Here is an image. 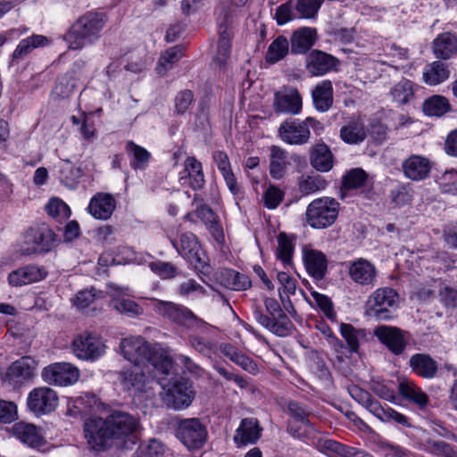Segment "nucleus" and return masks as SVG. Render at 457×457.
Instances as JSON below:
<instances>
[{"mask_svg": "<svg viewBox=\"0 0 457 457\" xmlns=\"http://www.w3.org/2000/svg\"><path fill=\"white\" fill-rule=\"evenodd\" d=\"M122 355L135 366L151 363L160 366L162 373L169 374L172 366L171 359L160 344L148 343L143 337L131 336L123 338L120 344Z\"/></svg>", "mask_w": 457, "mask_h": 457, "instance_id": "obj_1", "label": "nucleus"}, {"mask_svg": "<svg viewBox=\"0 0 457 457\" xmlns=\"http://www.w3.org/2000/svg\"><path fill=\"white\" fill-rule=\"evenodd\" d=\"M104 13L89 11L79 16L64 35L70 49L80 50L98 40L106 24Z\"/></svg>", "mask_w": 457, "mask_h": 457, "instance_id": "obj_2", "label": "nucleus"}, {"mask_svg": "<svg viewBox=\"0 0 457 457\" xmlns=\"http://www.w3.org/2000/svg\"><path fill=\"white\" fill-rule=\"evenodd\" d=\"M156 312L170 321L189 330L207 332L212 325L196 316L189 308L173 302L158 300L155 304Z\"/></svg>", "mask_w": 457, "mask_h": 457, "instance_id": "obj_3", "label": "nucleus"}, {"mask_svg": "<svg viewBox=\"0 0 457 457\" xmlns=\"http://www.w3.org/2000/svg\"><path fill=\"white\" fill-rule=\"evenodd\" d=\"M311 128L317 135H320L324 130L323 124L312 117L303 120L287 119L280 124L278 135L285 143L289 145H304L311 137Z\"/></svg>", "mask_w": 457, "mask_h": 457, "instance_id": "obj_4", "label": "nucleus"}, {"mask_svg": "<svg viewBox=\"0 0 457 457\" xmlns=\"http://www.w3.org/2000/svg\"><path fill=\"white\" fill-rule=\"evenodd\" d=\"M399 295L392 287H380L375 290L366 303V313L379 320H389L398 308Z\"/></svg>", "mask_w": 457, "mask_h": 457, "instance_id": "obj_5", "label": "nucleus"}, {"mask_svg": "<svg viewBox=\"0 0 457 457\" xmlns=\"http://www.w3.org/2000/svg\"><path fill=\"white\" fill-rule=\"evenodd\" d=\"M339 203L332 197H320L309 204L306 209V221L314 228H326L335 223Z\"/></svg>", "mask_w": 457, "mask_h": 457, "instance_id": "obj_6", "label": "nucleus"}, {"mask_svg": "<svg viewBox=\"0 0 457 457\" xmlns=\"http://www.w3.org/2000/svg\"><path fill=\"white\" fill-rule=\"evenodd\" d=\"M177 438L188 449L201 448L207 439V429L197 418L179 419L176 420Z\"/></svg>", "mask_w": 457, "mask_h": 457, "instance_id": "obj_7", "label": "nucleus"}, {"mask_svg": "<svg viewBox=\"0 0 457 457\" xmlns=\"http://www.w3.org/2000/svg\"><path fill=\"white\" fill-rule=\"evenodd\" d=\"M163 402L169 408L183 410L193 402L195 393L191 383L185 378H175L166 385H162Z\"/></svg>", "mask_w": 457, "mask_h": 457, "instance_id": "obj_8", "label": "nucleus"}, {"mask_svg": "<svg viewBox=\"0 0 457 457\" xmlns=\"http://www.w3.org/2000/svg\"><path fill=\"white\" fill-rule=\"evenodd\" d=\"M218 32L220 35L218 42L217 54L213 57V64L222 69L225 67L230 54V38L229 24L231 22V10L226 5L220 6L216 11Z\"/></svg>", "mask_w": 457, "mask_h": 457, "instance_id": "obj_9", "label": "nucleus"}, {"mask_svg": "<svg viewBox=\"0 0 457 457\" xmlns=\"http://www.w3.org/2000/svg\"><path fill=\"white\" fill-rule=\"evenodd\" d=\"M84 436L88 445L96 451H104L112 445L107 419L97 416L87 417L84 421Z\"/></svg>", "mask_w": 457, "mask_h": 457, "instance_id": "obj_10", "label": "nucleus"}, {"mask_svg": "<svg viewBox=\"0 0 457 457\" xmlns=\"http://www.w3.org/2000/svg\"><path fill=\"white\" fill-rule=\"evenodd\" d=\"M71 350L78 359L95 361L104 355L105 345L99 336L83 332L72 340Z\"/></svg>", "mask_w": 457, "mask_h": 457, "instance_id": "obj_11", "label": "nucleus"}, {"mask_svg": "<svg viewBox=\"0 0 457 457\" xmlns=\"http://www.w3.org/2000/svg\"><path fill=\"white\" fill-rule=\"evenodd\" d=\"M171 245L177 252L186 259L195 270H204L208 265L205 254L192 232L181 234L179 241L170 240Z\"/></svg>", "mask_w": 457, "mask_h": 457, "instance_id": "obj_12", "label": "nucleus"}, {"mask_svg": "<svg viewBox=\"0 0 457 457\" xmlns=\"http://www.w3.org/2000/svg\"><path fill=\"white\" fill-rule=\"evenodd\" d=\"M59 397L54 389L48 386H39L31 390L27 397L28 409L36 416L49 414L56 409Z\"/></svg>", "mask_w": 457, "mask_h": 457, "instance_id": "obj_13", "label": "nucleus"}, {"mask_svg": "<svg viewBox=\"0 0 457 457\" xmlns=\"http://www.w3.org/2000/svg\"><path fill=\"white\" fill-rule=\"evenodd\" d=\"M37 362L30 356H23L12 362L1 375L2 380L12 386H21L30 381L37 370Z\"/></svg>", "mask_w": 457, "mask_h": 457, "instance_id": "obj_14", "label": "nucleus"}, {"mask_svg": "<svg viewBox=\"0 0 457 457\" xmlns=\"http://www.w3.org/2000/svg\"><path fill=\"white\" fill-rule=\"evenodd\" d=\"M41 377L49 385L67 386L79 380V370L71 363L55 362L45 367Z\"/></svg>", "mask_w": 457, "mask_h": 457, "instance_id": "obj_15", "label": "nucleus"}, {"mask_svg": "<svg viewBox=\"0 0 457 457\" xmlns=\"http://www.w3.org/2000/svg\"><path fill=\"white\" fill-rule=\"evenodd\" d=\"M24 245L28 254L37 252H48L54 246L55 235L46 224L29 228L24 233Z\"/></svg>", "mask_w": 457, "mask_h": 457, "instance_id": "obj_16", "label": "nucleus"}, {"mask_svg": "<svg viewBox=\"0 0 457 457\" xmlns=\"http://www.w3.org/2000/svg\"><path fill=\"white\" fill-rule=\"evenodd\" d=\"M111 300L109 306L120 314H124L131 318L141 315L144 309L133 300L126 296L131 295V291L127 287L110 285Z\"/></svg>", "mask_w": 457, "mask_h": 457, "instance_id": "obj_17", "label": "nucleus"}, {"mask_svg": "<svg viewBox=\"0 0 457 457\" xmlns=\"http://www.w3.org/2000/svg\"><path fill=\"white\" fill-rule=\"evenodd\" d=\"M273 107L276 112L297 114L302 110V97L295 87H283L275 93Z\"/></svg>", "mask_w": 457, "mask_h": 457, "instance_id": "obj_18", "label": "nucleus"}, {"mask_svg": "<svg viewBox=\"0 0 457 457\" xmlns=\"http://www.w3.org/2000/svg\"><path fill=\"white\" fill-rule=\"evenodd\" d=\"M181 186H188L193 190H200L205 184L203 165L195 156H188L184 162V170L179 172Z\"/></svg>", "mask_w": 457, "mask_h": 457, "instance_id": "obj_19", "label": "nucleus"}, {"mask_svg": "<svg viewBox=\"0 0 457 457\" xmlns=\"http://www.w3.org/2000/svg\"><path fill=\"white\" fill-rule=\"evenodd\" d=\"M338 64L337 58L320 50L312 51L306 58V70L312 76H323Z\"/></svg>", "mask_w": 457, "mask_h": 457, "instance_id": "obj_20", "label": "nucleus"}, {"mask_svg": "<svg viewBox=\"0 0 457 457\" xmlns=\"http://www.w3.org/2000/svg\"><path fill=\"white\" fill-rule=\"evenodd\" d=\"M112 440L121 439L136 431L138 421L129 413L116 411L109 415L107 418Z\"/></svg>", "mask_w": 457, "mask_h": 457, "instance_id": "obj_21", "label": "nucleus"}, {"mask_svg": "<svg viewBox=\"0 0 457 457\" xmlns=\"http://www.w3.org/2000/svg\"><path fill=\"white\" fill-rule=\"evenodd\" d=\"M351 279L361 286H373L377 277V270L370 261L359 258L347 264Z\"/></svg>", "mask_w": 457, "mask_h": 457, "instance_id": "obj_22", "label": "nucleus"}, {"mask_svg": "<svg viewBox=\"0 0 457 457\" xmlns=\"http://www.w3.org/2000/svg\"><path fill=\"white\" fill-rule=\"evenodd\" d=\"M374 335L393 353L402 354L407 345L403 330L395 327L378 326L374 330Z\"/></svg>", "mask_w": 457, "mask_h": 457, "instance_id": "obj_23", "label": "nucleus"}, {"mask_svg": "<svg viewBox=\"0 0 457 457\" xmlns=\"http://www.w3.org/2000/svg\"><path fill=\"white\" fill-rule=\"evenodd\" d=\"M47 274L45 267L29 264L12 271L8 276V282L12 287H21L43 280Z\"/></svg>", "mask_w": 457, "mask_h": 457, "instance_id": "obj_24", "label": "nucleus"}, {"mask_svg": "<svg viewBox=\"0 0 457 457\" xmlns=\"http://www.w3.org/2000/svg\"><path fill=\"white\" fill-rule=\"evenodd\" d=\"M102 407V403L94 395H84L78 396L68 403L67 414L73 418H81L93 416V412L97 411Z\"/></svg>", "mask_w": 457, "mask_h": 457, "instance_id": "obj_25", "label": "nucleus"}, {"mask_svg": "<svg viewBox=\"0 0 457 457\" xmlns=\"http://www.w3.org/2000/svg\"><path fill=\"white\" fill-rule=\"evenodd\" d=\"M202 332L201 330H191L192 333L187 337V345L201 355L212 358L218 352V342L211 337V331Z\"/></svg>", "mask_w": 457, "mask_h": 457, "instance_id": "obj_26", "label": "nucleus"}, {"mask_svg": "<svg viewBox=\"0 0 457 457\" xmlns=\"http://www.w3.org/2000/svg\"><path fill=\"white\" fill-rule=\"evenodd\" d=\"M303 261L307 273L316 280L325 278L328 271V259L326 255L315 249L303 250Z\"/></svg>", "mask_w": 457, "mask_h": 457, "instance_id": "obj_27", "label": "nucleus"}, {"mask_svg": "<svg viewBox=\"0 0 457 457\" xmlns=\"http://www.w3.org/2000/svg\"><path fill=\"white\" fill-rule=\"evenodd\" d=\"M402 168L407 179L420 181L428 177L432 166L428 158L413 154L403 161Z\"/></svg>", "mask_w": 457, "mask_h": 457, "instance_id": "obj_28", "label": "nucleus"}, {"mask_svg": "<svg viewBox=\"0 0 457 457\" xmlns=\"http://www.w3.org/2000/svg\"><path fill=\"white\" fill-rule=\"evenodd\" d=\"M116 207L114 197L108 193H96L90 199L88 212L97 220H108Z\"/></svg>", "mask_w": 457, "mask_h": 457, "instance_id": "obj_29", "label": "nucleus"}, {"mask_svg": "<svg viewBox=\"0 0 457 457\" xmlns=\"http://www.w3.org/2000/svg\"><path fill=\"white\" fill-rule=\"evenodd\" d=\"M194 203L199 204L195 214L205 224L212 235L218 240L223 238V230L219 223L218 216L213 210L204 204V199L199 195H195Z\"/></svg>", "mask_w": 457, "mask_h": 457, "instance_id": "obj_30", "label": "nucleus"}, {"mask_svg": "<svg viewBox=\"0 0 457 457\" xmlns=\"http://www.w3.org/2000/svg\"><path fill=\"white\" fill-rule=\"evenodd\" d=\"M50 40L43 35H32L20 41L12 54L10 64L17 65L27 58L34 49L49 45Z\"/></svg>", "mask_w": 457, "mask_h": 457, "instance_id": "obj_31", "label": "nucleus"}, {"mask_svg": "<svg viewBox=\"0 0 457 457\" xmlns=\"http://www.w3.org/2000/svg\"><path fill=\"white\" fill-rule=\"evenodd\" d=\"M409 365L419 377L432 379L438 372V363L428 353H415L411 356Z\"/></svg>", "mask_w": 457, "mask_h": 457, "instance_id": "obj_32", "label": "nucleus"}, {"mask_svg": "<svg viewBox=\"0 0 457 457\" xmlns=\"http://www.w3.org/2000/svg\"><path fill=\"white\" fill-rule=\"evenodd\" d=\"M216 279L224 287L235 291H245L252 286L251 279L247 275L233 269L220 270L216 273Z\"/></svg>", "mask_w": 457, "mask_h": 457, "instance_id": "obj_33", "label": "nucleus"}, {"mask_svg": "<svg viewBox=\"0 0 457 457\" xmlns=\"http://www.w3.org/2000/svg\"><path fill=\"white\" fill-rule=\"evenodd\" d=\"M310 163L319 172H328L334 166V155L323 142L314 145L310 150Z\"/></svg>", "mask_w": 457, "mask_h": 457, "instance_id": "obj_34", "label": "nucleus"}, {"mask_svg": "<svg viewBox=\"0 0 457 457\" xmlns=\"http://www.w3.org/2000/svg\"><path fill=\"white\" fill-rule=\"evenodd\" d=\"M317 39L316 29L303 27L293 32L290 37L291 52L295 54H306Z\"/></svg>", "mask_w": 457, "mask_h": 457, "instance_id": "obj_35", "label": "nucleus"}, {"mask_svg": "<svg viewBox=\"0 0 457 457\" xmlns=\"http://www.w3.org/2000/svg\"><path fill=\"white\" fill-rule=\"evenodd\" d=\"M333 95L334 89L330 80L324 79L318 83L312 94L316 110L321 112L328 111L333 104Z\"/></svg>", "mask_w": 457, "mask_h": 457, "instance_id": "obj_36", "label": "nucleus"}, {"mask_svg": "<svg viewBox=\"0 0 457 457\" xmlns=\"http://www.w3.org/2000/svg\"><path fill=\"white\" fill-rule=\"evenodd\" d=\"M262 430L257 419H243L236 431L234 440L243 445L254 444L260 438Z\"/></svg>", "mask_w": 457, "mask_h": 457, "instance_id": "obj_37", "label": "nucleus"}, {"mask_svg": "<svg viewBox=\"0 0 457 457\" xmlns=\"http://www.w3.org/2000/svg\"><path fill=\"white\" fill-rule=\"evenodd\" d=\"M12 433L16 438L31 447H38L44 444L43 436L33 424L18 422L12 428Z\"/></svg>", "mask_w": 457, "mask_h": 457, "instance_id": "obj_38", "label": "nucleus"}, {"mask_svg": "<svg viewBox=\"0 0 457 457\" xmlns=\"http://www.w3.org/2000/svg\"><path fill=\"white\" fill-rule=\"evenodd\" d=\"M290 165L288 153L280 146L270 147V174L274 179H282Z\"/></svg>", "mask_w": 457, "mask_h": 457, "instance_id": "obj_39", "label": "nucleus"}, {"mask_svg": "<svg viewBox=\"0 0 457 457\" xmlns=\"http://www.w3.org/2000/svg\"><path fill=\"white\" fill-rule=\"evenodd\" d=\"M125 150L130 159V167L134 170H145L149 164L152 154L143 146L132 140L126 142Z\"/></svg>", "mask_w": 457, "mask_h": 457, "instance_id": "obj_40", "label": "nucleus"}, {"mask_svg": "<svg viewBox=\"0 0 457 457\" xmlns=\"http://www.w3.org/2000/svg\"><path fill=\"white\" fill-rule=\"evenodd\" d=\"M433 52L437 58L449 59L457 53V37L449 32L440 34L433 42Z\"/></svg>", "mask_w": 457, "mask_h": 457, "instance_id": "obj_41", "label": "nucleus"}, {"mask_svg": "<svg viewBox=\"0 0 457 457\" xmlns=\"http://www.w3.org/2000/svg\"><path fill=\"white\" fill-rule=\"evenodd\" d=\"M399 393L406 400L415 403L420 409H424L429 403L428 396L420 387L410 380L399 383Z\"/></svg>", "mask_w": 457, "mask_h": 457, "instance_id": "obj_42", "label": "nucleus"}, {"mask_svg": "<svg viewBox=\"0 0 457 457\" xmlns=\"http://www.w3.org/2000/svg\"><path fill=\"white\" fill-rule=\"evenodd\" d=\"M450 77L447 65L440 61L428 64L423 71V81L429 86L443 83Z\"/></svg>", "mask_w": 457, "mask_h": 457, "instance_id": "obj_43", "label": "nucleus"}, {"mask_svg": "<svg viewBox=\"0 0 457 457\" xmlns=\"http://www.w3.org/2000/svg\"><path fill=\"white\" fill-rule=\"evenodd\" d=\"M253 317L255 320L262 326L269 329L273 334L278 337H285L289 334L288 322L278 321L272 316L265 315L261 310L255 309L253 311Z\"/></svg>", "mask_w": 457, "mask_h": 457, "instance_id": "obj_44", "label": "nucleus"}, {"mask_svg": "<svg viewBox=\"0 0 457 457\" xmlns=\"http://www.w3.org/2000/svg\"><path fill=\"white\" fill-rule=\"evenodd\" d=\"M367 133L362 123L351 121L340 129L341 139L349 145H358L365 140Z\"/></svg>", "mask_w": 457, "mask_h": 457, "instance_id": "obj_45", "label": "nucleus"}, {"mask_svg": "<svg viewBox=\"0 0 457 457\" xmlns=\"http://www.w3.org/2000/svg\"><path fill=\"white\" fill-rule=\"evenodd\" d=\"M328 181L319 174L303 175L298 180V189L303 195H311L324 190Z\"/></svg>", "mask_w": 457, "mask_h": 457, "instance_id": "obj_46", "label": "nucleus"}, {"mask_svg": "<svg viewBox=\"0 0 457 457\" xmlns=\"http://www.w3.org/2000/svg\"><path fill=\"white\" fill-rule=\"evenodd\" d=\"M390 95L397 104H406L414 98V84L407 79H403L391 88Z\"/></svg>", "mask_w": 457, "mask_h": 457, "instance_id": "obj_47", "label": "nucleus"}, {"mask_svg": "<svg viewBox=\"0 0 457 457\" xmlns=\"http://www.w3.org/2000/svg\"><path fill=\"white\" fill-rule=\"evenodd\" d=\"M59 172L62 182L71 188L79 183L83 174L82 170L69 160H62L60 162Z\"/></svg>", "mask_w": 457, "mask_h": 457, "instance_id": "obj_48", "label": "nucleus"}, {"mask_svg": "<svg viewBox=\"0 0 457 457\" xmlns=\"http://www.w3.org/2000/svg\"><path fill=\"white\" fill-rule=\"evenodd\" d=\"M423 449L436 457H457V450L443 440L427 438L423 442Z\"/></svg>", "mask_w": 457, "mask_h": 457, "instance_id": "obj_49", "label": "nucleus"}, {"mask_svg": "<svg viewBox=\"0 0 457 457\" xmlns=\"http://www.w3.org/2000/svg\"><path fill=\"white\" fill-rule=\"evenodd\" d=\"M289 51V42L285 36H278L268 47L265 60L269 63L281 61Z\"/></svg>", "mask_w": 457, "mask_h": 457, "instance_id": "obj_50", "label": "nucleus"}, {"mask_svg": "<svg viewBox=\"0 0 457 457\" xmlns=\"http://www.w3.org/2000/svg\"><path fill=\"white\" fill-rule=\"evenodd\" d=\"M120 378L122 384L128 388H134L137 391H144L147 378L138 369V366L131 369L123 370L120 372Z\"/></svg>", "mask_w": 457, "mask_h": 457, "instance_id": "obj_51", "label": "nucleus"}, {"mask_svg": "<svg viewBox=\"0 0 457 457\" xmlns=\"http://www.w3.org/2000/svg\"><path fill=\"white\" fill-rule=\"evenodd\" d=\"M182 51L183 48L180 46H175L162 54L156 67L157 73L161 76L165 75L172 68L173 64L183 56Z\"/></svg>", "mask_w": 457, "mask_h": 457, "instance_id": "obj_52", "label": "nucleus"}, {"mask_svg": "<svg viewBox=\"0 0 457 457\" xmlns=\"http://www.w3.org/2000/svg\"><path fill=\"white\" fill-rule=\"evenodd\" d=\"M450 111V104L446 97L433 96L423 104V112L429 116H442Z\"/></svg>", "mask_w": 457, "mask_h": 457, "instance_id": "obj_53", "label": "nucleus"}, {"mask_svg": "<svg viewBox=\"0 0 457 457\" xmlns=\"http://www.w3.org/2000/svg\"><path fill=\"white\" fill-rule=\"evenodd\" d=\"M373 415L383 422L393 421L406 428L411 427L408 418L405 415L395 411L388 406L384 407L380 404V403L377 406Z\"/></svg>", "mask_w": 457, "mask_h": 457, "instance_id": "obj_54", "label": "nucleus"}, {"mask_svg": "<svg viewBox=\"0 0 457 457\" xmlns=\"http://www.w3.org/2000/svg\"><path fill=\"white\" fill-rule=\"evenodd\" d=\"M293 253L294 244L292 238L285 233H280L278 237L277 259L280 260L284 266H289L292 263Z\"/></svg>", "mask_w": 457, "mask_h": 457, "instance_id": "obj_55", "label": "nucleus"}, {"mask_svg": "<svg viewBox=\"0 0 457 457\" xmlns=\"http://www.w3.org/2000/svg\"><path fill=\"white\" fill-rule=\"evenodd\" d=\"M348 393L351 397L359 404L362 405L366 410L373 414L379 402L374 399L371 395L358 386H351L348 387Z\"/></svg>", "mask_w": 457, "mask_h": 457, "instance_id": "obj_56", "label": "nucleus"}, {"mask_svg": "<svg viewBox=\"0 0 457 457\" xmlns=\"http://www.w3.org/2000/svg\"><path fill=\"white\" fill-rule=\"evenodd\" d=\"M340 333L346 341L347 348L350 353H357L360 346V340L364 337L363 331L356 329L351 324L341 323Z\"/></svg>", "mask_w": 457, "mask_h": 457, "instance_id": "obj_57", "label": "nucleus"}, {"mask_svg": "<svg viewBox=\"0 0 457 457\" xmlns=\"http://www.w3.org/2000/svg\"><path fill=\"white\" fill-rule=\"evenodd\" d=\"M319 447L322 453L330 457H347L351 446L333 439H325L319 443Z\"/></svg>", "mask_w": 457, "mask_h": 457, "instance_id": "obj_58", "label": "nucleus"}, {"mask_svg": "<svg viewBox=\"0 0 457 457\" xmlns=\"http://www.w3.org/2000/svg\"><path fill=\"white\" fill-rule=\"evenodd\" d=\"M368 178L367 173L361 168L353 169L343 178V187L345 189H356L364 185Z\"/></svg>", "mask_w": 457, "mask_h": 457, "instance_id": "obj_59", "label": "nucleus"}, {"mask_svg": "<svg viewBox=\"0 0 457 457\" xmlns=\"http://www.w3.org/2000/svg\"><path fill=\"white\" fill-rule=\"evenodd\" d=\"M163 452V445L156 439H151L149 442L139 445L135 453V457H161Z\"/></svg>", "mask_w": 457, "mask_h": 457, "instance_id": "obj_60", "label": "nucleus"}, {"mask_svg": "<svg viewBox=\"0 0 457 457\" xmlns=\"http://www.w3.org/2000/svg\"><path fill=\"white\" fill-rule=\"evenodd\" d=\"M46 211L48 215L60 220L67 219L71 214L70 207L59 198H52L46 205Z\"/></svg>", "mask_w": 457, "mask_h": 457, "instance_id": "obj_61", "label": "nucleus"}, {"mask_svg": "<svg viewBox=\"0 0 457 457\" xmlns=\"http://www.w3.org/2000/svg\"><path fill=\"white\" fill-rule=\"evenodd\" d=\"M323 0H297L296 11L302 18H314L318 13Z\"/></svg>", "mask_w": 457, "mask_h": 457, "instance_id": "obj_62", "label": "nucleus"}, {"mask_svg": "<svg viewBox=\"0 0 457 457\" xmlns=\"http://www.w3.org/2000/svg\"><path fill=\"white\" fill-rule=\"evenodd\" d=\"M148 266L154 273L162 279L172 278L178 273L177 267L168 262L154 261L151 262Z\"/></svg>", "mask_w": 457, "mask_h": 457, "instance_id": "obj_63", "label": "nucleus"}, {"mask_svg": "<svg viewBox=\"0 0 457 457\" xmlns=\"http://www.w3.org/2000/svg\"><path fill=\"white\" fill-rule=\"evenodd\" d=\"M194 94L189 89L179 91L174 98L175 112L178 115L185 114L194 103Z\"/></svg>", "mask_w": 457, "mask_h": 457, "instance_id": "obj_64", "label": "nucleus"}]
</instances>
